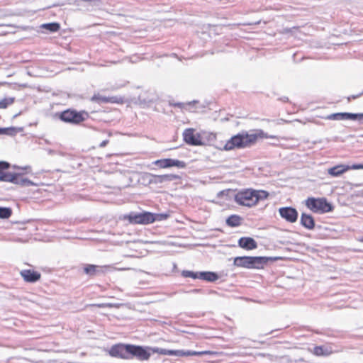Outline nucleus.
Wrapping results in <instances>:
<instances>
[{
    "mask_svg": "<svg viewBox=\"0 0 363 363\" xmlns=\"http://www.w3.org/2000/svg\"><path fill=\"white\" fill-rule=\"evenodd\" d=\"M260 137L264 136L262 130H257L256 133H247L242 131L230 138L224 145L222 148L223 150L229 151L235 149H241L250 146L255 143L257 139Z\"/></svg>",
    "mask_w": 363,
    "mask_h": 363,
    "instance_id": "1",
    "label": "nucleus"
},
{
    "mask_svg": "<svg viewBox=\"0 0 363 363\" xmlns=\"http://www.w3.org/2000/svg\"><path fill=\"white\" fill-rule=\"evenodd\" d=\"M269 193L266 191L245 189L235 194V201L239 205L252 207L255 206L259 201L267 199Z\"/></svg>",
    "mask_w": 363,
    "mask_h": 363,
    "instance_id": "2",
    "label": "nucleus"
},
{
    "mask_svg": "<svg viewBox=\"0 0 363 363\" xmlns=\"http://www.w3.org/2000/svg\"><path fill=\"white\" fill-rule=\"evenodd\" d=\"M272 259V257H236L234 259L233 264L236 267L247 269H261Z\"/></svg>",
    "mask_w": 363,
    "mask_h": 363,
    "instance_id": "3",
    "label": "nucleus"
},
{
    "mask_svg": "<svg viewBox=\"0 0 363 363\" xmlns=\"http://www.w3.org/2000/svg\"><path fill=\"white\" fill-rule=\"evenodd\" d=\"M306 206L316 213H328L333 211V206L328 202L325 198H308L306 201Z\"/></svg>",
    "mask_w": 363,
    "mask_h": 363,
    "instance_id": "4",
    "label": "nucleus"
},
{
    "mask_svg": "<svg viewBox=\"0 0 363 363\" xmlns=\"http://www.w3.org/2000/svg\"><path fill=\"white\" fill-rule=\"evenodd\" d=\"M89 117V113L86 111H77L75 110L67 109L62 111L60 115V118L65 123L72 124H79L84 121Z\"/></svg>",
    "mask_w": 363,
    "mask_h": 363,
    "instance_id": "5",
    "label": "nucleus"
},
{
    "mask_svg": "<svg viewBox=\"0 0 363 363\" xmlns=\"http://www.w3.org/2000/svg\"><path fill=\"white\" fill-rule=\"evenodd\" d=\"M125 219H128L133 224H150L155 221L153 213L144 212L142 213H130L125 216Z\"/></svg>",
    "mask_w": 363,
    "mask_h": 363,
    "instance_id": "6",
    "label": "nucleus"
},
{
    "mask_svg": "<svg viewBox=\"0 0 363 363\" xmlns=\"http://www.w3.org/2000/svg\"><path fill=\"white\" fill-rule=\"evenodd\" d=\"M130 345L118 344L113 345L109 350L111 357H120L122 359L130 358Z\"/></svg>",
    "mask_w": 363,
    "mask_h": 363,
    "instance_id": "7",
    "label": "nucleus"
},
{
    "mask_svg": "<svg viewBox=\"0 0 363 363\" xmlns=\"http://www.w3.org/2000/svg\"><path fill=\"white\" fill-rule=\"evenodd\" d=\"M153 164L162 169L172 167H177L178 168H184L186 167V163L184 161L171 158L157 160L153 162Z\"/></svg>",
    "mask_w": 363,
    "mask_h": 363,
    "instance_id": "8",
    "label": "nucleus"
},
{
    "mask_svg": "<svg viewBox=\"0 0 363 363\" xmlns=\"http://www.w3.org/2000/svg\"><path fill=\"white\" fill-rule=\"evenodd\" d=\"M184 140L190 145H201L202 142L199 134H195L194 130L187 128L183 133Z\"/></svg>",
    "mask_w": 363,
    "mask_h": 363,
    "instance_id": "9",
    "label": "nucleus"
},
{
    "mask_svg": "<svg viewBox=\"0 0 363 363\" xmlns=\"http://www.w3.org/2000/svg\"><path fill=\"white\" fill-rule=\"evenodd\" d=\"M6 182H11L21 186L35 185L34 182L30 179L23 177V173H11Z\"/></svg>",
    "mask_w": 363,
    "mask_h": 363,
    "instance_id": "10",
    "label": "nucleus"
},
{
    "mask_svg": "<svg viewBox=\"0 0 363 363\" xmlns=\"http://www.w3.org/2000/svg\"><path fill=\"white\" fill-rule=\"evenodd\" d=\"M280 216L289 223H294L298 219V211L292 207H281L279 209Z\"/></svg>",
    "mask_w": 363,
    "mask_h": 363,
    "instance_id": "11",
    "label": "nucleus"
},
{
    "mask_svg": "<svg viewBox=\"0 0 363 363\" xmlns=\"http://www.w3.org/2000/svg\"><path fill=\"white\" fill-rule=\"evenodd\" d=\"M130 356L136 357L140 360H147L151 354L145 348L141 346L130 345Z\"/></svg>",
    "mask_w": 363,
    "mask_h": 363,
    "instance_id": "12",
    "label": "nucleus"
},
{
    "mask_svg": "<svg viewBox=\"0 0 363 363\" xmlns=\"http://www.w3.org/2000/svg\"><path fill=\"white\" fill-rule=\"evenodd\" d=\"M151 178L149 180L150 184H162L164 182H169L179 179V176L175 174H163V175H155L151 174Z\"/></svg>",
    "mask_w": 363,
    "mask_h": 363,
    "instance_id": "13",
    "label": "nucleus"
},
{
    "mask_svg": "<svg viewBox=\"0 0 363 363\" xmlns=\"http://www.w3.org/2000/svg\"><path fill=\"white\" fill-rule=\"evenodd\" d=\"M20 274L26 281L30 283L36 282L40 279V274L39 272L30 269L22 270Z\"/></svg>",
    "mask_w": 363,
    "mask_h": 363,
    "instance_id": "14",
    "label": "nucleus"
},
{
    "mask_svg": "<svg viewBox=\"0 0 363 363\" xmlns=\"http://www.w3.org/2000/svg\"><path fill=\"white\" fill-rule=\"evenodd\" d=\"M239 247L247 250H251L257 247V242L250 237H242L238 240Z\"/></svg>",
    "mask_w": 363,
    "mask_h": 363,
    "instance_id": "15",
    "label": "nucleus"
},
{
    "mask_svg": "<svg viewBox=\"0 0 363 363\" xmlns=\"http://www.w3.org/2000/svg\"><path fill=\"white\" fill-rule=\"evenodd\" d=\"M301 224L308 230H313L315 228V220L312 216L303 213L300 219Z\"/></svg>",
    "mask_w": 363,
    "mask_h": 363,
    "instance_id": "16",
    "label": "nucleus"
},
{
    "mask_svg": "<svg viewBox=\"0 0 363 363\" xmlns=\"http://www.w3.org/2000/svg\"><path fill=\"white\" fill-rule=\"evenodd\" d=\"M350 169L349 166L340 164L328 169V173L332 177H339Z\"/></svg>",
    "mask_w": 363,
    "mask_h": 363,
    "instance_id": "17",
    "label": "nucleus"
},
{
    "mask_svg": "<svg viewBox=\"0 0 363 363\" xmlns=\"http://www.w3.org/2000/svg\"><path fill=\"white\" fill-rule=\"evenodd\" d=\"M313 353L316 356H328L333 353V350L328 346H316L313 348Z\"/></svg>",
    "mask_w": 363,
    "mask_h": 363,
    "instance_id": "18",
    "label": "nucleus"
},
{
    "mask_svg": "<svg viewBox=\"0 0 363 363\" xmlns=\"http://www.w3.org/2000/svg\"><path fill=\"white\" fill-rule=\"evenodd\" d=\"M10 164L7 162L0 161V181L6 182L11 172H6L5 170L9 169Z\"/></svg>",
    "mask_w": 363,
    "mask_h": 363,
    "instance_id": "19",
    "label": "nucleus"
},
{
    "mask_svg": "<svg viewBox=\"0 0 363 363\" xmlns=\"http://www.w3.org/2000/svg\"><path fill=\"white\" fill-rule=\"evenodd\" d=\"M199 279L213 282L218 279V275L212 272H199Z\"/></svg>",
    "mask_w": 363,
    "mask_h": 363,
    "instance_id": "20",
    "label": "nucleus"
},
{
    "mask_svg": "<svg viewBox=\"0 0 363 363\" xmlns=\"http://www.w3.org/2000/svg\"><path fill=\"white\" fill-rule=\"evenodd\" d=\"M91 100L92 101L98 102V103H116V97H106L103 96L99 94H94Z\"/></svg>",
    "mask_w": 363,
    "mask_h": 363,
    "instance_id": "21",
    "label": "nucleus"
},
{
    "mask_svg": "<svg viewBox=\"0 0 363 363\" xmlns=\"http://www.w3.org/2000/svg\"><path fill=\"white\" fill-rule=\"evenodd\" d=\"M226 223L230 227H237L241 224V218L237 215H231L226 219Z\"/></svg>",
    "mask_w": 363,
    "mask_h": 363,
    "instance_id": "22",
    "label": "nucleus"
},
{
    "mask_svg": "<svg viewBox=\"0 0 363 363\" xmlns=\"http://www.w3.org/2000/svg\"><path fill=\"white\" fill-rule=\"evenodd\" d=\"M42 28H45L51 33L57 32L60 28V25L58 23L52 22L48 23H44L40 26Z\"/></svg>",
    "mask_w": 363,
    "mask_h": 363,
    "instance_id": "23",
    "label": "nucleus"
},
{
    "mask_svg": "<svg viewBox=\"0 0 363 363\" xmlns=\"http://www.w3.org/2000/svg\"><path fill=\"white\" fill-rule=\"evenodd\" d=\"M17 133V128L14 127L0 128V135H15Z\"/></svg>",
    "mask_w": 363,
    "mask_h": 363,
    "instance_id": "24",
    "label": "nucleus"
},
{
    "mask_svg": "<svg viewBox=\"0 0 363 363\" xmlns=\"http://www.w3.org/2000/svg\"><path fill=\"white\" fill-rule=\"evenodd\" d=\"M12 214V211L10 208L0 207V218H9Z\"/></svg>",
    "mask_w": 363,
    "mask_h": 363,
    "instance_id": "25",
    "label": "nucleus"
},
{
    "mask_svg": "<svg viewBox=\"0 0 363 363\" xmlns=\"http://www.w3.org/2000/svg\"><path fill=\"white\" fill-rule=\"evenodd\" d=\"M344 113H335L324 117L326 120L342 121L345 120Z\"/></svg>",
    "mask_w": 363,
    "mask_h": 363,
    "instance_id": "26",
    "label": "nucleus"
},
{
    "mask_svg": "<svg viewBox=\"0 0 363 363\" xmlns=\"http://www.w3.org/2000/svg\"><path fill=\"white\" fill-rule=\"evenodd\" d=\"M98 266L87 264L84 269V272L90 276L95 275L97 272Z\"/></svg>",
    "mask_w": 363,
    "mask_h": 363,
    "instance_id": "27",
    "label": "nucleus"
},
{
    "mask_svg": "<svg viewBox=\"0 0 363 363\" xmlns=\"http://www.w3.org/2000/svg\"><path fill=\"white\" fill-rule=\"evenodd\" d=\"M14 101V98H4L0 101V108H6L8 106L12 104Z\"/></svg>",
    "mask_w": 363,
    "mask_h": 363,
    "instance_id": "28",
    "label": "nucleus"
},
{
    "mask_svg": "<svg viewBox=\"0 0 363 363\" xmlns=\"http://www.w3.org/2000/svg\"><path fill=\"white\" fill-rule=\"evenodd\" d=\"M154 351L163 355L174 356L175 354L174 350H167L163 348H157Z\"/></svg>",
    "mask_w": 363,
    "mask_h": 363,
    "instance_id": "29",
    "label": "nucleus"
},
{
    "mask_svg": "<svg viewBox=\"0 0 363 363\" xmlns=\"http://www.w3.org/2000/svg\"><path fill=\"white\" fill-rule=\"evenodd\" d=\"M184 277H191L192 279H199V272H194L192 271L184 270L182 273Z\"/></svg>",
    "mask_w": 363,
    "mask_h": 363,
    "instance_id": "30",
    "label": "nucleus"
},
{
    "mask_svg": "<svg viewBox=\"0 0 363 363\" xmlns=\"http://www.w3.org/2000/svg\"><path fill=\"white\" fill-rule=\"evenodd\" d=\"M211 352L210 351H201V352H196V351H191L187 350L186 351V356H201L203 354H208Z\"/></svg>",
    "mask_w": 363,
    "mask_h": 363,
    "instance_id": "31",
    "label": "nucleus"
},
{
    "mask_svg": "<svg viewBox=\"0 0 363 363\" xmlns=\"http://www.w3.org/2000/svg\"><path fill=\"white\" fill-rule=\"evenodd\" d=\"M155 221V220H162L166 219L168 217L167 214L163 213H153Z\"/></svg>",
    "mask_w": 363,
    "mask_h": 363,
    "instance_id": "32",
    "label": "nucleus"
},
{
    "mask_svg": "<svg viewBox=\"0 0 363 363\" xmlns=\"http://www.w3.org/2000/svg\"><path fill=\"white\" fill-rule=\"evenodd\" d=\"M345 120H357V113H344Z\"/></svg>",
    "mask_w": 363,
    "mask_h": 363,
    "instance_id": "33",
    "label": "nucleus"
},
{
    "mask_svg": "<svg viewBox=\"0 0 363 363\" xmlns=\"http://www.w3.org/2000/svg\"><path fill=\"white\" fill-rule=\"evenodd\" d=\"M174 356H177V357H183V356H186V351H184V350H174Z\"/></svg>",
    "mask_w": 363,
    "mask_h": 363,
    "instance_id": "34",
    "label": "nucleus"
},
{
    "mask_svg": "<svg viewBox=\"0 0 363 363\" xmlns=\"http://www.w3.org/2000/svg\"><path fill=\"white\" fill-rule=\"evenodd\" d=\"M362 95H363V91L359 93V94L351 95V96L347 97V101H350L351 99H357L358 97H359V96H361Z\"/></svg>",
    "mask_w": 363,
    "mask_h": 363,
    "instance_id": "35",
    "label": "nucleus"
},
{
    "mask_svg": "<svg viewBox=\"0 0 363 363\" xmlns=\"http://www.w3.org/2000/svg\"><path fill=\"white\" fill-rule=\"evenodd\" d=\"M350 169H363V164H354L352 165Z\"/></svg>",
    "mask_w": 363,
    "mask_h": 363,
    "instance_id": "36",
    "label": "nucleus"
},
{
    "mask_svg": "<svg viewBox=\"0 0 363 363\" xmlns=\"http://www.w3.org/2000/svg\"><path fill=\"white\" fill-rule=\"evenodd\" d=\"M15 168H18V169H23V170H25L26 172H30L31 171V167L30 166H25L23 167H14Z\"/></svg>",
    "mask_w": 363,
    "mask_h": 363,
    "instance_id": "37",
    "label": "nucleus"
},
{
    "mask_svg": "<svg viewBox=\"0 0 363 363\" xmlns=\"http://www.w3.org/2000/svg\"><path fill=\"white\" fill-rule=\"evenodd\" d=\"M108 143V140H103L100 144H99V147H104L106 146V145Z\"/></svg>",
    "mask_w": 363,
    "mask_h": 363,
    "instance_id": "38",
    "label": "nucleus"
},
{
    "mask_svg": "<svg viewBox=\"0 0 363 363\" xmlns=\"http://www.w3.org/2000/svg\"><path fill=\"white\" fill-rule=\"evenodd\" d=\"M357 120L361 121L363 120V113H357Z\"/></svg>",
    "mask_w": 363,
    "mask_h": 363,
    "instance_id": "39",
    "label": "nucleus"
},
{
    "mask_svg": "<svg viewBox=\"0 0 363 363\" xmlns=\"http://www.w3.org/2000/svg\"><path fill=\"white\" fill-rule=\"evenodd\" d=\"M176 106H179V107H181V106H182V104L178 103V104H176Z\"/></svg>",
    "mask_w": 363,
    "mask_h": 363,
    "instance_id": "40",
    "label": "nucleus"
},
{
    "mask_svg": "<svg viewBox=\"0 0 363 363\" xmlns=\"http://www.w3.org/2000/svg\"><path fill=\"white\" fill-rule=\"evenodd\" d=\"M281 121L285 122V123H287V122H288L287 121H286V120H282V119H281Z\"/></svg>",
    "mask_w": 363,
    "mask_h": 363,
    "instance_id": "41",
    "label": "nucleus"
},
{
    "mask_svg": "<svg viewBox=\"0 0 363 363\" xmlns=\"http://www.w3.org/2000/svg\"><path fill=\"white\" fill-rule=\"evenodd\" d=\"M199 289H195L194 291H199Z\"/></svg>",
    "mask_w": 363,
    "mask_h": 363,
    "instance_id": "42",
    "label": "nucleus"
},
{
    "mask_svg": "<svg viewBox=\"0 0 363 363\" xmlns=\"http://www.w3.org/2000/svg\"><path fill=\"white\" fill-rule=\"evenodd\" d=\"M360 241L363 242V238L362 239H360Z\"/></svg>",
    "mask_w": 363,
    "mask_h": 363,
    "instance_id": "43",
    "label": "nucleus"
}]
</instances>
